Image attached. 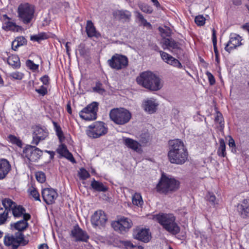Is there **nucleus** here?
<instances>
[{"mask_svg":"<svg viewBox=\"0 0 249 249\" xmlns=\"http://www.w3.org/2000/svg\"><path fill=\"white\" fill-rule=\"evenodd\" d=\"M169 145L168 157L170 162L178 165L184 164L188 159V153L183 142L180 139H175L170 140Z\"/></svg>","mask_w":249,"mask_h":249,"instance_id":"nucleus-1","label":"nucleus"},{"mask_svg":"<svg viewBox=\"0 0 249 249\" xmlns=\"http://www.w3.org/2000/svg\"><path fill=\"white\" fill-rule=\"evenodd\" d=\"M137 83L152 91H157L161 88L160 79L151 71H144L136 79Z\"/></svg>","mask_w":249,"mask_h":249,"instance_id":"nucleus-2","label":"nucleus"},{"mask_svg":"<svg viewBox=\"0 0 249 249\" xmlns=\"http://www.w3.org/2000/svg\"><path fill=\"white\" fill-rule=\"evenodd\" d=\"M158 222L166 231L173 235L179 233L180 228L177 223L176 218L172 213H159L156 215Z\"/></svg>","mask_w":249,"mask_h":249,"instance_id":"nucleus-3","label":"nucleus"},{"mask_svg":"<svg viewBox=\"0 0 249 249\" xmlns=\"http://www.w3.org/2000/svg\"><path fill=\"white\" fill-rule=\"evenodd\" d=\"M180 186V182L173 178H169L162 174L157 184L156 189L160 194L167 195L177 191Z\"/></svg>","mask_w":249,"mask_h":249,"instance_id":"nucleus-4","label":"nucleus"},{"mask_svg":"<svg viewBox=\"0 0 249 249\" xmlns=\"http://www.w3.org/2000/svg\"><path fill=\"white\" fill-rule=\"evenodd\" d=\"M111 121L117 125H124L129 122L131 113L124 107H116L111 109L109 113Z\"/></svg>","mask_w":249,"mask_h":249,"instance_id":"nucleus-5","label":"nucleus"},{"mask_svg":"<svg viewBox=\"0 0 249 249\" xmlns=\"http://www.w3.org/2000/svg\"><path fill=\"white\" fill-rule=\"evenodd\" d=\"M28 242V240L25 239L24 234L20 232H16L14 235L7 234L3 238L4 245L12 249H17L20 245H26Z\"/></svg>","mask_w":249,"mask_h":249,"instance_id":"nucleus-6","label":"nucleus"},{"mask_svg":"<svg viewBox=\"0 0 249 249\" xmlns=\"http://www.w3.org/2000/svg\"><path fill=\"white\" fill-rule=\"evenodd\" d=\"M35 13V8L28 3L20 4L18 9V18L24 24L30 23L32 20Z\"/></svg>","mask_w":249,"mask_h":249,"instance_id":"nucleus-7","label":"nucleus"},{"mask_svg":"<svg viewBox=\"0 0 249 249\" xmlns=\"http://www.w3.org/2000/svg\"><path fill=\"white\" fill-rule=\"evenodd\" d=\"M107 131L108 128L104 122L97 121L88 126L86 134L91 138L96 139L106 135Z\"/></svg>","mask_w":249,"mask_h":249,"instance_id":"nucleus-8","label":"nucleus"},{"mask_svg":"<svg viewBox=\"0 0 249 249\" xmlns=\"http://www.w3.org/2000/svg\"><path fill=\"white\" fill-rule=\"evenodd\" d=\"M42 155V151L35 145H27L23 149L21 156L26 162H37Z\"/></svg>","mask_w":249,"mask_h":249,"instance_id":"nucleus-9","label":"nucleus"},{"mask_svg":"<svg viewBox=\"0 0 249 249\" xmlns=\"http://www.w3.org/2000/svg\"><path fill=\"white\" fill-rule=\"evenodd\" d=\"M107 63L112 69L119 71L125 69L128 66V59L124 55L115 53Z\"/></svg>","mask_w":249,"mask_h":249,"instance_id":"nucleus-10","label":"nucleus"},{"mask_svg":"<svg viewBox=\"0 0 249 249\" xmlns=\"http://www.w3.org/2000/svg\"><path fill=\"white\" fill-rule=\"evenodd\" d=\"M98 104L93 102L83 108L79 113L80 117L86 121H92L97 118Z\"/></svg>","mask_w":249,"mask_h":249,"instance_id":"nucleus-11","label":"nucleus"},{"mask_svg":"<svg viewBox=\"0 0 249 249\" xmlns=\"http://www.w3.org/2000/svg\"><path fill=\"white\" fill-rule=\"evenodd\" d=\"M33 140L31 143L33 145H37L40 142L44 140L49 135V132L46 128L40 124L36 125L32 127Z\"/></svg>","mask_w":249,"mask_h":249,"instance_id":"nucleus-12","label":"nucleus"},{"mask_svg":"<svg viewBox=\"0 0 249 249\" xmlns=\"http://www.w3.org/2000/svg\"><path fill=\"white\" fill-rule=\"evenodd\" d=\"M107 221V214L101 210L95 211L91 217V223L94 228L101 229L105 228Z\"/></svg>","mask_w":249,"mask_h":249,"instance_id":"nucleus-13","label":"nucleus"},{"mask_svg":"<svg viewBox=\"0 0 249 249\" xmlns=\"http://www.w3.org/2000/svg\"><path fill=\"white\" fill-rule=\"evenodd\" d=\"M131 219L124 216L112 223L111 225L114 230L121 233L126 232L132 226Z\"/></svg>","mask_w":249,"mask_h":249,"instance_id":"nucleus-14","label":"nucleus"},{"mask_svg":"<svg viewBox=\"0 0 249 249\" xmlns=\"http://www.w3.org/2000/svg\"><path fill=\"white\" fill-rule=\"evenodd\" d=\"M242 40V37L239 35L234 33L231 34L229 40L225 44V50L230 53L233 50L243 44Z\"/></svg>","mask_w":249,"mask_h":249,"instance_id":"nucleus-15","label":"nucleus"},{"mask_svg":"<svg viewBox=\"0 0 249 249\" xmlns=\"http://www.w3.org/2000/svg\"><path fill=\"white\" fill-rule=\"evenodd\" d=\"M70 235L76 242H87L89 238L86 231L83 230L78 225L74 226L71 230Z\"/></svg>","mask_w":249,"mask_h":249,"instance_id":"nucleus-16","label":"nucleus"},{"mask_svg":"<svg viewBox=\"0 0 249 249\" xmlns=\"http://www.w3.org/2000/svg\"><path fill=\"white\" fill-rule=\"evenodd\" d=\"M41 196L43 201L47 205H52L55 203L58 197V193L55 189L52 188H45L41 191Z\"/></svg>","mask_w":249,"mask_h":249,"instance_id":"nucleus-17","label":"nucleus"},{"mask_svg":"<svg viewBox=\"0 0 249 249\" xmlns=\"http://www.w3.org/2000/svg\"><path fill=\"white\" fill-rule=\"evenodd\" d=\"M133 236L135 239L144 243L148 242L151 238V233L149 230L145 228H138L133 231Z\"/></svg>","mask_w":249,"mask_h":249,"instance_id":"nucleus-18","label":"nucleus"},{"mask_svg":"<svg viewBox=\"0 0 249 249\" xmlns=\"http://www.w3.org/2000/svg\"><path fill=\"white\" fill-rule=\"evenodd\" d=\"M239 215L243 218H249V199H244L236 206Z\"/></svg>","mask_w":249,"mask_h":249,"instance_id":"nucleus-19","label":"nucleus"},{"mask_svg":"<svg viewBox=\"0 0 249 249\" xmlns=\"http://www.w3.org/2000/svg\"><path fill=\"white\" fill-rule=\"evenodd\" d=\"M0 20L3 22V28L6 31H11L13 32H18L21 27L17 25L15 22L11 21V18L6 14L2 15Z\"/></svg>","mask_w":249,"mask_h":249,"instance_id":"nucleus-20","label":"nucleus"},{"mask_svg":"<svg viewBox=\"0 0 249 249\" xmlns=\"http://www.w3.org/2000/svg\"><path fill=\"white\" fill-rule=\"evenodd\" d=\"M31 218V215L30 213L24 214L23 219L19 220L14 224V228L18 231V232H22L23 231L28 228L29 226L28 221Z\"/></svg>","mask_w":249,"mask_h":249,"instance_id":"nucleus-21","label":"nucleus"},{"mask_svg":"<svg viewBox=\"0 0 249 249\" xmlns=\"http://www.w3.org/2000/svg\"><path fill=\"white\" fill-rule=\"evenodd\" d=\"M161 45L164 50L167 49L178 50L180 49L179 43L172 38L163 37L161 41Z\"/></svg>","mask_w":249,"mask_h":249,"instance_id":"nucleus-22","label":"nucleus"},{"mask_svg":"<svg viewBox=\"0 0 249 249\" xmlns=\"http://www.w3.org/2000/svg\"><path fill=\"white\" fill-rule=\"evenodd\" d=\"M11 169V165L9 160L4 158H0V180L4 179Z\"/></svg>","mask_w":249,"mask_h":249,"instance_id":"nucleus-23","label":"nucleus"},{"mask_svg":"<svg viewBox=\"0 0 249 249\" xmlns=\"http://www.w3.org/2000/svg\"><path fill=\"white\" fill-rule=\"evenodd\" d=\"M112 15L114 18L124 22H129L131 18V13L126 10H117Z\"/></svg>","mask_w":249,"mask_h":249,"instance_id":"nucleus-24","label":"nucleus"},{"mask_svg":"<svg viewBox=\"0 0 249 249\" xmlns=\"http://www.w3.org/2000/svg\"><path fill=\"white\" fill-rule=\"evenodd\" d=\"M159 104L156 102L153 98L147 99L143 103V107L145 111L150 114L155 113L157 109Z\"/></svg>","mask_w":249,"mask_h":249,"instance_id":"nucleus-25","label":"nucleus"},{"mask_svg":"<svg viewBox=\"0 0 249 249\" xmlns=\"http://www.w3.org/2000/svg\"><path fill=\"white\" fill-rule=\"evenodd\" d=\"M86 32L89 38L93 37H98L100 34L96 30L93 23L90 20L87 21Z\"/></svg>","mask_w":249,"mask_h":249,"instance_id":"nucleus-26","label":"nucleus"},{"mask_svg":"<svg viewBox=\"0 0 249 249\" xmlns=\"http://www.w3.org/2000/svg\"><path fill=\"white\" fill-rule=\"evenodd\" d=\"M124 142L125 146L135 151L139 152L141 149V144L136 140L129 138H125L124 139Z\"/></svg>","mask_w":249,"mask_h":249,"instance_id":"nucleus-27","label":"nucleus"},{"mask_svg":"<svg viewBox=\"0 0 249 249\" xmlns=\"http://www.w3.org/2000/svg\"><path fill=\"white\" fill-rule=\"evenodd\" d=\"M90 186L91 188L96 192H106L108 190V187L106 186L102 182L96 180L93 178L91 182Z\"/></svg>","mask_w":249,"mask_h":249,"instance_id":"nucleus-28","label":"nucleus"},{"mask_svg":"<svg viewBox=\"0 0 249 249\" xmlns=\"http://www.w3.org/2000/svg\"><path fill=\"white\" fill-rule=\"evenodd\" d=\"M11 211L14 217L15 218L23 217V215L27 213H25L26 209L23 206L17 205L16 203L13 206Z\"/></svg>","mask_w":249,"mask_h":249,"instance_id":"nucleus-29","label":"nucleus"},{"mask_svg":"<svg viewBox=\"0 0 249 249\" xmlns=\"http://www.w3.org/2000/svg\"><path fill=\"white\" fill-rule=\"evenodd\" d=\"M212 42L213 46V51L215 54V59L217 62H219V55L217 47V37H216V31L214 28L212 29Z\"/></svg>","mask_w":249,"mask_h":249,"instance_id":"nucleus-30","label":"nucleus"},{"mask_svg":"<svg viewBox=\"0 0 249 249\" xmlns=\"http://www.w3.org/2000/svg\"><path fill=\"white\" fill-rule=\"evenodd\" d=\"M26 43L27 40L24 37L22 36H18L12 42V49L16 51L18 47L26 44Z\"/></svg>","mask_w":249,"mask_h":249,"instance_id":"nucleus-31","label":"nucleus"},{"mask_svg":"<svg viewBox=\"0 0 249 249\" xmlns=\"http://www.w3.org/2000/svg\"><path fill=\"white\" fill-rule=\"evenodd\" d=\"M8 64L14 68H19L20 66L19 58L17 55L12 54L7 58Z\"/></svg>","mask_w":249,"mask_h":249,"instance_id":"nucleus-32","label":"nucleus"},{"mask_svg":"<svg viewBox=\"0 0 249 249\" xmlns=\"http://www.w3.org/2000/svg\"><path fill=\"white\" fill-rule=\"evenodd\" d=\"M214 109L215 111V116L214 118L215 123L219 124L221 127H224V119L222 114L218 110L216 106H214Z\"/></svg>","mask_w":249,"mask_h":249,"instance_id":"nucleus-33","label":"nucleus"},{"mask_svg":"<svg viewBox=\"0 0 249 249\" xmlns=\"http://www.w3.org/2000/svg\"><path fill=\"white\" fill-rule=\"evenodd\" d=\"M132 202L134 205L142 207L143 204V201L141 194L135 193L132 196Z\"/></svg>","mask_w":249,"mask_h":249,"instance_id":"nucleus-34","label":"nucleus"},{"mask_svg":"<svg viewBox=\"0 0 249 249\" xmlns=\"http://www.w3.org/2000/svg\"><path fill=\"white\" fill-rule=\"evenodd\" d=\"M52 123L53 125L54 131L56 133V135L57 136L59 140L61 141L65 139L63 132L60 125H59L56 122L52 121Z\"/></svg>","mask_w":249,"mask_h":249,"instance_id":"nucleus-35","label":"nucleus"},{"mask_svg":"<svg viewBox=\"0 0 249 249\" xmlns=\"http://www.w3.org/2000/svg\"><path fill=\"white\" fill-rule=\"evenodd\" d=\"M16 202L9 198H5L2 200V204L5 208L4 211H7L9 213L14 205L16 204Z\"/></svg>","mask_w":249,"mask_h":249,"instance_id":"nucleus-36","label":"nucleus"},{"mask_svg":"<svg viewBox=\"0 0 249 249\" xmlns=\"http://www.w3.org/2000/svg\"><path fill=\"white\" fill-rule=\"evenodd\" d=\"M49 38V36L45 32H41L37 35L31 36V40L36 41L39 43L41 40L47 39Z\"/></svg>","mask_w":249,"mask_h":249,"instance_id":"nucleus-37","label":"nucleus"},{"mask_svg":"<svg viewBox=\"0 0 249 249\" xmlns=\"http://www.w3.org/2000/svg\"><path fill=\"white\" fill-rule=\"evenodd\" d=\"M8 141L12 144L16 145L19 147H21L22 146V141L14 135L10 134L8 136Z\"/></svg>","mask_w":249,"mask_h":249,"instance_id":"nucleus-38","label":"nucleus"},{"mask_svg":"<svg viewBox=\"0 0 249 249\" xmlns=\"http://www.w3.org/2000/svg\"><path fill=\"white\" fill-rule=\"evenodd\" d=\"M219 147L217 150V155L219 157H225L226 156V144L223 139H221L219 141Z\"/></svg>","mask_w":249,"mask_h":249,"instance_id":"nucleus-39","label":"nucleus"},{"mask_svg":"<svg viewBox=\"0 0 249 249\" xmlns=\"http://www.w3.org/2000/svg\"><path fill=\"white\" fill-rule=\"evenodd\" d=\"M206 198L213 207L218 204V203L216 202V196L213 193L208 192V195L206 196Z\"/></svg>","mask_w":249,"mask_h":249,"instance_id":"nucleus-40","label":"nucleus"},{"mask_svg":"<svg viewBox=\"0 0 249 249\" xmlns=\"http://www.w3.org/2000/svg\"><path fill=\"white\" fill-rule=\"evenodd\" d=\"M30 195L34 198L36 201H41L40 199V195L36 188L32 187L29 189Z\"/></svg>","mask_w":249,"mask_h":249,"instance_id":"nucleus-41","label":"nucleus"},{"mask_svg":"<svg viewBox=\"0 0 249 249\" xmlns=\"http://www.w3.org/2000/svg\"><path fill=\"white\" fill-rule=\"evenodd\" d=\"M92 89L93 91L102 94L106 91L105 89L103 88V84L100 81L96 82L95 86Z\"/></svg>","mask_w":249,"mask_h":249,"instance_id":"nucleus-42","label":"nucleus"},{"mask_svg":"<svg viewBox=\"0 0 249 249\" xmlns=\"http://www.w3.org/2000/svg\"><path fill=\"white\" fill-rule=\"evenodd\" d=\"M35 90L39 94V95L44 96L48 94V87L44 85H41L39 88L35 89Z\"/></svg>","mask_w":249,"mask_h":249,"instance_id":"nucleus-43","label":"nucleus"},{"mask_svg":"<svg viewBox=\"0 0 249 249\" xmlns=\"http://www.w3.org/2000/svg\"><path fill=\"white\" fill-rule=\"evenodd\" d=\"M78 175L80 178L83 180H86L90 177L89 173L84 168H82L80 169V171L78 172Z\"/></svg>","mask_w":249,"mask_h":249,"instance_id":"nucleus-44","label":"nucleus"},{"mask_svg":"<svg viewBox=\"0 0 249 249\" xmlns=\"http://www.w3.org/2000/svg\"><path fill=\"white\" fill-rule=\"evenodd\" d=\"M160 53L161 58L166 63H167V62H168L170 60H171V59H173L174 58V57H173L172 55L163 51H160Z\"/></svg>","mask_w":249,"mask_h":249,"instance_id":"nucleus-45","label":"nucleus"},{"mask_svg":"<svg viewBox=\"0 0 249 249\" xmlns=\"http://www.w3.org/2000/svg\"><path fill=\"white\" fill-rule=\"evenodd\" d=\"M26 66L31 70L33 71H36L38 69L39 65L35 64L33 61L28 59L26 61Z\"/></svg>","mask_w":249,"mask_h":249,"instance_id":"nucleus-46","label":"nucleus"},{"mask_svg":"<svg viewBox=\"0 0 249 249\" xmlns=\"http://www.w3.org/2000/svg\"><path fill=\"white\" fill-rule=\"evenodd\" d=\"M205 18L202 15H199L196 17L195 21L198 26H203L205 23Z\"/></svg>","mask_w":249,"mask_h":249,"instance_id":"nucleus-47","label":"nucleus"},{"mask_svg":"<svg viewBox=\"0 0 249 249\" xmlns=\"http://www.w3.org/2000/svg\"><path fill=\"white\" fill-rule=\"evenodd\" d=\"M36 180L40 183L45 182L46 180L45 175L43 172L41 171L37 172L36 174Z\"/></svg>","mask_w":249,"mask_h":249,"instance_id":"nucleus-48","label":"nucleus"},{"mask_svg":"<svg viewBox=\"0 0 249 249\" xmlns=\"http://www.w3.org/2000/svg\"><path fill=\"white\" fill-rule=\"evenodd\" d=\"M39 80L42 83L43 85L48 87L50 84V78L48 75H44L39 78Z\"/></svg>","mask_w":249,"mask_h":249,"instance_id":"nucleus-49","label":"nucleus"},{"mask_svg":"<svg viewBox=\"0 0 249 249\" xmlns=\"http://www.w3.org/2000/svg\"><path fill=\"white\" fill-rule=\"evenodd\" d=\"M206 74L208 77L209 84L213 86L215 84V79L213 74L210 71H207Z\"/></svg>","mask_w":249,"mask_h":249,"instance_id":"nucleus-50","label":"nucleus"},{"mask_svg":"<svg viewBox=\"0 0 249 249\" xmlns=\"http://www.w3.org/2000/svg\"><path fill=\"white\" fill-rule=\"evenodd\" d=\"M9 213L7 211H4L3 213L0 214V225L3 224L6 221Z\"/></svg>","mask_w":249,"mask_h":249,"instance_id":"nucleus-51","label":"nucleus"},{"mask_svg":"<svg viewBox=\"0 0 249 249\" xmlns=\"http://www.w3.org/2000/svg\"><path fill=\"white\" fill-rule=\"evenodd\" d=\"M11 77L15 79L21 80L23 77V74L17 71L11 74Z\"/></svg>","mask_w":249,"mask_h":249,"instance_id":"nucleus-52","label":"nucleus"},{"mask_svg":"<svg viewBox=\"0 0 249 249\" xmlns=\"http://www.w3.org/2000/svg\"><path fill=\"white\" fill-rule=\"evenodd\" d=\"M66 151L67 152L64 154V156L71 162L73 163L75 162V159L74 158L72 154L69 150H66Z\"/></svg>","mask_w":249,"mask_h":249,"instance_id":"nucleus-53","label":"nucleus"},{"mask_svg":"<svg viewBox=\"0 0 249 249\" xmlns=\"http://www.w3.org/2000/svg\"><path fill=\"white\" fill-rule=\"evenodd\" d=\"M123 245L126 249H133L136 247V246L134 245L133 243L129 241H124Z\"/></svg>","mask_w":249,"mask_h":249,"instance_id":"nucleus-54","label":"nucleus"},{"mask_svg":"<svg viewBox=\"0 0 249 249\" xmlns=\"http://www.w3.org/2000/svg\"><path fill=\"white\" fill-rule=\"evenodd\" d=\"M173 64H172V66L175 67H177L179 69L182 68L183 66L181 64V63L176 58H173L172 59Z\"/></svg>","mask_w":249,"mask_h":249,"instance_id":"nucleus-55","label":"nucleus"},{"mask_svg":"<svg viewBox=\"0 0 249 249\" xmlns=\"http://www.w3.org/2000/svg\"><path fill=\"white\" fill-rule=\"evenodd\" d=\"M137 17L144 24H147V25H150V24L149 22H147L146 20L144 18L143 15L140 13V12H137Z\"/></svg>","mask_w":249,"mask_h":249,"instance_id":"nucleus-56","label":"nucleus"},{"mask_svg":"<svg viewBox=\"0 0 249 249\" xmlns=\"http://www.w3.org/2000/svg\"><path fill=\"white\" fill-rule=\"evenodd\" d=\"M141 10L145 13L151 14L153 12L152 8L148 5L142 6Z\"/></svg>","mask_w":249,"mask_h":249,"instance_id":"nucleus-57","label":"nucleus"},{"mask_svg":"<svg viewBox=\"0 0 249 249\" xmlns=\"http://www.w3.org/2000/svg\"><path fill=\"white\" fill-rule=\"evenodd\" d=\"M66 150H68L65 144H62L61 147L58 149V153L64 156L67 152Z\"/></svg>","mask_w":249,"mask_h":249,"instance_id":"nucleus-58","label":"nucleus"},{"mask_svg":"<svg viewBox=\"0 0 249 249\" xmlns=\"http://www.w3.org/2000/svg\"><path fill=\"white\" fill-rule=\"evenodd\" d=\"M228 144L230 147H231L232 148L235 147L236 145H235V143L234 140L231 137H230Z\"/></svg>","mask_w":249,"mask_h":249,"instance_id":"nucleus-59","label":"nucleus"},{"mask_svg":"<svg viewBox=\"0 0 249 249\" xmlns=\"http://www.w3.org/2000/svg\"><path fill=\"white\" fill-rule=\"evenodd\" d=\"M71 43L69 42H66V43L65 44V48H66V52H67V53L68 55H70V52L71 51V49H70V47L69 45V44H70Z\"/></svg>","mask_w":249,"mask_h":249,"instance_id":"nucleus-60","label":"nucleus"},{"mask_svg":"<svg viewBox=\"0 0 249 249\" xmlns=\"http://www.w3.org/2000/svg\"><path fill=\"white\" fill-rule=\"evenodd\" d=\"M151 1L153 2V5L155 6L157 8H160V4L158 0H151Z\"/></svg>","mask_w":249,"mask_h":249,"instance_id":"nucleus-61","label":"nucleus"},{"mask_svg":"<svg viewBox=\"0 0 249 249\" xmlns=\"http://www.w3.org/2000/svg\"><path fill=\"white\" fill-rule=\"evenodd\" d=\"M232 3L236 6H239L242 4L241 0H232Z\"/></svg>","mask_w":249,"mask_h":249,"instance_id":"nucleus-62","label":"nucleus"},{"mask_svg":"<svg viewBox=\"0 0 249 249\" xmlns=\"http://www.w3.org/2000/svg\"><path fill=\"white\" fill-rule=\"evenodd\" d=\"M67 111L70 114H71L72 109H71V105L70 103H68L67 105Z\"/></svg>","mask_w":249,"mask_h":249,"instance_id":"nucleus-63","label":"nucleus"},{"mask_svg":"<svg viewBox=\"0 0 249 249\" xmlns=\"http://www.w3.org/2000/svg\"><path fill=\"white\" fill-rule=\"evenodd\" d=\"M49 249L48 246L46 244H41L38 247V249Z\"/></svg>","mask_w":249,"mask_h":249,"instance_id":"nucleus-64","label":"nucleus"}]
</instances>
